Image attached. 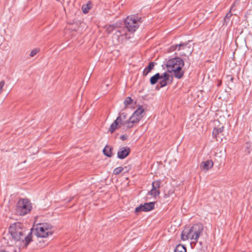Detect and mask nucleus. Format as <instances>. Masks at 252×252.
I'll return each mask as SVG.
<instances>
[{"instance_id":"obj_39","label":"nucleus","mask_w":252,"mask_h":252,"mask_svg":"<svg viewBox=\"0 0 252 252\" xmlns=\"http://www.w3.org/2000/svg\"><path fill=\"white\" fill-rule=\"evenodd\" d=\"M106 85L107 86H108V84H106Z\"/></svg>"},{"instance_id":"obj_16","label":"nucleus","mask_w":252,"mask_h":252,"mask_svg":"<svg viewBox=\"0 0 252 252\" xmlns=\"http://www.w3.org/2000/svg\"><path fill=\"white\" fill-rule=\"evenodd\" d=\"M159 194V190L158 189H154L153 188H152V189L148 192V195H151L155 198L158 196Z\"/></svg>"},{"instance_id":"obj_1","label":"nucleus","mask_w":252,"mask_h":252,"mask_svg":"<svg viewBox=\"0 0 252 252\" xmlns=\"http://www.w3.org/2000/svg\"><path fill=\"white\" fill-rule=\"evenodd\" d=\"M165 65L167 71L163 73V76L158 73L150 79H173L174 77L180 79L183 76L184 72L182 68L184 66V62L182 59L174 57L168 60Z\"/></svg>"},{"instance_id":"obj_34","label":"nucleus","mask_w":252,"mask_h":252,"mask_svg":"<svg viewBox=\"0 0 252 252\" xmlns=\"http://www.w3.org/2000/svg\"><path fill=\"white\" fill-rule=\"evenodd\" d=\"M127 136L126 135H122L121 136V139L123 141H124L127 139Z\"/></svg>"},{"instance_id":"obj_22","label":"nucleus","mask_w":252,"mask_h":252,"mask_svg":"<svg viewBox=\"0 0 252 252\" xmlns=\"http://www.w3.org/2000/svg\"><path fill=\"white\" fill-rule=\"evenodd\" d=\"M90 3H87L86 5H83L82 7V9L84 13L86 14L89 12V10L91 8Z\"/></svg>"},{"instance_id":"obj_25","label":"nucleus","mask_w":252,"mask_h":252,"mask_svg":"<svg viewBox=\"0 0 252 252\" xmlns=\"http://www.w3.org/2000/svg\"><path fill=\"white\" fill-rule=\"evenodd\" d=\"M115 28V26L114 25H109L107 27L105 31L108 34H110L114 31Z\"/></svg>"},{"instance_id":"obj_7","label":"nucleus","mask_w":252,"mask_h":252,"mask_svg":"<svg viewBox=\"0 0 252 252\" xmlns=\"http://www.w3.org/2000/svg\"><path fill=\"white\" fill-rule=\"evenodd\" d=\"M144 110L142 106H140L133 113L128 120L129 121V126L128 128L133 127L136 124H137L142 119L143 116L142 113L144 112Z\"/></svg>"},{"instance_id":"obj_19","label":"nucleus","mask_w":252,"mask_h":252,"mask_svg":"<svg viewBox=\"0 0 252 252\" xmlns=\"http://www.w3.org/2000/svg\"><path fill=\"white\" fill-rule=\"evenodd\" d=\"M123 35H125L126 38V34L125 33V30L124 29H121L120 30H118L114 34V37H117L118 39L120 36H122Z\"/></svg>"},{"instance_id":"obj_21","label":"nucleus","mask_w":252,"mask_h":252,"mask_svg":"<svg viewBox=\"0 0 252 252\" xmlns=\"http://www.w3.org/2000/svg\"><path fill=\"white\" fill-rule=\"evenodd\" d=\"M161 181L159 180L154 181L152 183V188L158 189L161 184Z\"/></svg>"},{"instance_id":"obj_20","label":"nucleus","mask_w":252,"mask_h":252,"mask_svg":"<svg viewBox=\"0 0 252 252\" xmlns=\"http://www.w3.org/2000/svg\"><path fill=\"white\" fill-rule=\"evenodd\" d=\"M174 252H187V249L185 246L182 244H178L176 246Z\"/></svg>"},{"instance_id":"obj_29","label":"nucleus","mask_w":252,"mask_h":252,"mask_svg":"<svg viewBox=\"0 0 252 252\" xmlns=\"http://www.w3.org/2000/svg\"><path fill=\"white\" fill-rule=\"evenodd\" d=\"M119 116L121 117L123 120L126 121V119L127 118V115L126 113H122L121 114H120Z\"/></svg>"},{"instance_id":"obj_36","label":"nucleus","mask_w":252,"mask_h":252,"mask_svg":"<svg viewBox=\"0 0 252 252\" xmlns=\"http://www.w3.org/2000/svg\"><path fill=\"white\" fill-rule=\"evenodd\" d=\"M221 80H219V81L217 84V86L218 87L220 86L221 85Z\"/></svg>"},{"instance_id":"obj_28","label":"nucleus","mask_w":252,"mask_h":252,"mask_svg":"<svg viewBox=\"0 0 252 252\" xmlns=\"http://www.w3.org/2000/svg\"><path fill=\"white\" fill-rule=\"evenodd\" d=\"M40 51V49L39 48H35L33 49L30 54L31 57H34L37 53H38Z\"/></svg>"},{"instance_id":"obj_15","label":"nucleus","mask_w":252,"mask_h":252,"mask_svg":"<svg viewBox=\"0 0 252 252\" xmlns=\"http://www.w3.org/2000/svg\"><path fill=\"white\" fill-rule=\"evenodd\" d=\"M121 127L120 125L117 123L115 121L111 125L110 128H109L108 131L111 134L113 133L117 129Z\"/></svg>"},{"instance_id":"obj_9","label":"nucleus","mask_w":252,"mask_h":252,"mask_svg":"<svg viewBox=\"0 0 252 252\" xmlns=\"http://www.w3.org/2000/svg\"><path fill=\"white\" fill-rule=\"evenodd\" d=\"M214 163L212 160H207L201 162L200 167L201 169L208 170L213 167Z\"/></svg>"},{"instance_id":"obj_13","label":"nucleus","mask_w":252,"mask_h":252,"mask_svg":"<svg viewBox=\"0 0 252 252\" xmlns=\"http://www.w3.org/2000/svg\"><path fill=\"white\" fill-rule=\"evenodd\" d=\"M117 123L119 124V125L125 126L126 125V127L128 128V126H129V120L124 121L121 118V117L119 116L117 118L116 120H115Z\"/></svg>"},{"instance_id":"obj_27","label":"nucleus","mask_w":252,"mask_h":252,"mask_svg":"<svg viewBox=\"0 0 252 252\" xmlns=\"http://www.w3.org/2000/svg\"><path fill=\"white\" fill-rule=\"evenodd\" d=\"M181 238L184 241L189 239V237H188V232L183 231L181 234Z\"/></svg>"},{"instance_id":"obj_33","label":"nucleus","mask_w":252,"mask_h":252,"mask_svg":"<svg viewBox=\"0 0 252 252\" xmlns=\"http://www.w3.org/2000/svg\"><path fill=\"white\" fill-rule=\"evenodd\" d=\"M191 252H203L202 250H198V249L197 248H196L195 247H193L192 248V251Z\"/></svg>"},{"instance_id":"obj_2","label":"nucleus","mask_w":252,"mask_h":252,"mask_svg":"<svg viewBox=\"0 0 252 252\" xmlns=\"http://www.w3.org/2000/svg\"><path fill=\"white\" fill-rule=\"evenodd\" d=\"M25 228L23 224L20 222H15L11 224L9 228V233L12 239L15 241H22L24 242L25 246H27L32 241V233L30 232L26 237L24 236Z\"/></svg>"},{"instance_id":"obj_31","label":"nucleus","mask_w":252,"mask_h":252,"mask_svg":"<svg viewBox=\"0 0 252 252\" xmlns=\"http://www.w3.org/2000/svg\"><path fill=\"white\" fill-rule=\"evenodd\" d=\"M232 14L230 13V11H229L228 13H227L225 16V17L224 18V20L226 21L227 19L229 18L231 16Z\"/></svg>"},{"instance_id":"obj_18","label":"nucleus","mask_w":252,"mask_h":252,"mask_svg":"<svg viewBox=\"0 0 252 252\" xmlns=\"http://www.w3.org/2000/svg\"><path fill=\"white\" fill-rule=\"evenodd\" d=\"M224 127L222 126L220 127H215L212 132L213 136L215 137H217V135L219 133H221L223 130Z\"/></svg>"},{"instance_id":"obj_3","label":"nucleus","mask_w":252,"mask_h":252,"mask_svg":"<svg viewBox=\"0 0 252 252\" xmlns=\"http://www.w3.org/2000/svg\"><path fill=\"white\" fill-rule=\"evenodd\" d=\"M142 18L136 15L128 16L125 19L126 28L130 32H134L139 28L140 24L142 22Z\"/></svg>"},{"instance_id":"obj_17","label":"nucleus","mask_w":252,"mask_h":252,"mask_svg":"<svg viewBox=\"0 0 252 252\" xmlns=\"http://www.w3.org/2000/svg\"><path fill=\"white\" fill-rule=\"evenodd\" d=\"M186 45H187V44H185V43H181L179 44H176L174 45H172L170 48L169 51L170 52L173 51L175 50L176 49H177L178 47V50H181V49H182V48L183 49L184 48L183 47L186 46Z\"/></svg>"},{"instance_id":"obj_32","label":"nucleus","mask_w":252,"mask_h":252,"mask_svg":"<svg viewBox=\"0 0 252 252\" xmlns=\"http://www.w3.org/2000/svg\"><path fill=\"white\" fill-rule=\"evenodd\" d=\"M4 85V82L3 81H1L0 82V94L2 92V89Z\"/></svg>"},{"instance_id":"obj_24","label":"nucleus","mask_w":252,"mask_h":252,"mask_svg":"<svg viewBox=\"0 0 252 252\" xmlns=\"http://www.w3.org/2000/svg\"><path fill=\"white\" fill-rule=\"evenodd\" d=\"M124 170V168L122 167H118L116 168L113 171V174L115 175H119Z\"/></svg>"},{"instance_id":"obj_4","label":"nucleus","mask_w":252,"mask_h":252,"mask_svg":"<svg viewBox=\"0 0 252 252\" xmlns=\"http://www.w3.org/2000/svg\"><path fill=\"white\" fill-rule=\"evenodd\" d=\"M52 226L48 223H40L37 224L35 229V234L37 237L46 238L53 234L51 231Z\"/></svg>"},{"instance_id":"obj_6","label":"nucleus","mask_w":252,"mask_h":252,"mask_svg":"<svg viewBox=\"0 0 252 252\" xmlns=\"http://www.w3.org/2000/svg\"><path fill=\"white\" fill-rule=\"evenodd\" d=\"M203 230L204 227L201 223L194 224L189 229L188 232V237H189L190 239L194 240L195 242H197L199 237L202 234Z\"/></svg>"},{"instance_id":"obj_35","label":"nucleus","mask_w":252,"mask_h":252,"mask_svg":"<svg viewBox=\"0 0 252 252\" xmlns=\"http://www.w3.org/2000/svg\"><path fill=\"white\" fill-rule=\"evenodd\" d=\"M150 80L151 84L152 85H154L158 83V80Z\"/></svg>"},{"instance_id":"obj_5","label":"nucleus","mask_w":252,"mask_h":252,"mask_svg":"<svg viewBox=\"0 0 252 252\" xmlns=\"http://www.w3.org/2000/svg\"><path fill=\"white\" fill-rule=\"evenodd\" d=\"M32 209V204L28 199H20L16 205V214L24 216L29 213Z\"/></svg>"},{"instance_id":"obj_23","label":"nucleus","mask_w":252,"mask_h":252,"mask_svg":"<svg viewBox=\"0 0 252 252\" xmlns=\"http://www.w3.org/2000/svg\"><path fill=\"white\" fill-rule=\"evenodd\" d=\"M132 101L133 100L132 99V98L129 96H127L125 98L124 103L125 106L127 107L128 105L131 104Z\"/></svg>"},{"instance_id":"obj_38","label":"nucleus","mask_w":252,"mask_h":252,"mask_svg":"<svg viewBox=\"0 0 252 252\" xmlns=\"http://www.w3.org/2000/svg\"><path fill=\"white\" fill-rule=\"evenodd\" d=\"M181 55H180V56H186V55L184 53H181Z\"/></svg>"},{"instance_id":"obj_11","label":"nucleus","mask_w":252,"mask_h":252,"mask_svg":"<svg viewBox=\"0 0 252 252\" xmlns=\"http://www.w3.org/2000/svg\"><path fill=\"white\" fill-rule=\"evenodd\" d=\"M113 148L108 145H106L103 150V154L107 157L110 158L112 156Z\"/></svg>"},{"instance_id":"obj_30","label":"nucleus","mask_w":252,"mask_h":252,"mask_svg":"<svg viewBox=\"0 0 252 252\" xmlns=\"http://www.w3.org/2000/svg\"><path fill=\"white\" fill-rule=\"evenodd\" d=\"M252 144L250 142H246L245 144V147L248 150V153H250L249 149L251 148Z\"/></svg>"},{"instance_id":"obj_10","label":"nucleus","mask_w":252,"mask_h":252,"mask_svg":"<svg viewBox=\"0 0 252 252\" xmlns=\"http://www.w3.org/2000/svg\"><path fill=\"white\" fill-rule=\"evenodd\" d=\"M156 64V63L155 62H151L148 66L144 69L143 71V76H146L154 68Z\"/></svg>"},{"instance_id":"obj_26","label":"nucleus","mask_w":252,"mask_h":252,"mask_svg":"<svg viewBox=\"0 0 252 252\" xmlns=\"http://www.w3.org/2000/svg\"><path fill=\"white\" fill-rule=\"evenodd\" d=\"M141 211H144V204H140L139 206L136 207L135 209V212L136 213L140 212Z\"/></svg>"},{"instance_id":"obj_8","label":"nucleus","mask_w":252,"mask_h":252,"mask_svg":"<svg viewBox=\"0 0 252 252\" xmlns=\"http://www.w3.org/2000/svg\"><path fill=\"white\" fill-rule=\"evenodd\" d=\"M130 153V149L128 147H121L117 153L118 158L120 159H124L127 157Z\"/></svg>"},{"instance_id":"obj_14","label":"nucleus","mask_w":252,"mask_h":252,"mask_svg":"<svg viewBox=\"0 0 252 252\" xmlns=\"http://www.w3.org/2000/svg\"><path fill=\"white\" fill-rule=\"evenodd\" d=\"M144 212L150 211L154 209L155 207V202H151L149 203H145L144 204Z\"/></svg>"},{"instance_id":"obj_37","label":"nucleus","mask_w":252,"mask_h":252,"mask_svg":"<svg viewBox=\"0 0 252 252\" xmlns=\"http://www.w3.org/2000/svg\"><path fill=\"white\" fill-rule=\"evenodd\" d=\"M74 197V196L70 197L69 198V199L67 201V202H69L71 201L73 199Z\"/></svg>"},{"instance_id":"obj_12","label":"nucleus","mask_w":252,"mask_h":252,"mask_svg":"<svg viewBox=\"0 0 252 252\" xmlns=\"http://www.w3.org/2000/svg\"><path fill=\"white\" fill-rule=\"evenodd\" d=\"M172 80H161L159 82L160 86H159L158 84L156 87V89L158 90L160 88L163 87L167 84H171L172 82Z\"/></svg>"}]
</instances>
